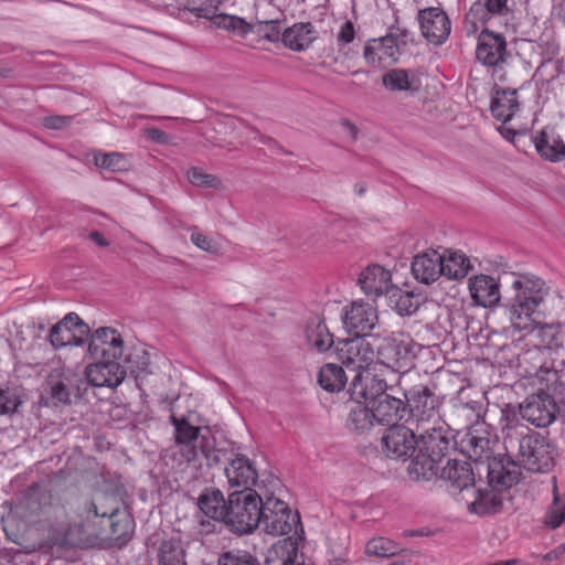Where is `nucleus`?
Returning <instances> with one entry per match:
<instances>
[{"label":"nucleus","instance_id":"1","mask_svg":"<svg viewBox=\"0 0 565 565\" xmlns=\"http://www.w3.org/2000/svg\"><path fill=\"white\" fill-rule=\"evenodd\" d=\"M501 433L505 456L513 468L523 467L531 472H545L553 466L550 444L539 433L521 423L516 408L507 405L501 412Z\"/></svg>","mask_w":565,"mask_h":565},{"label":"nucleus","instance_id":"2","mask_svg":"<svg viewBox=\"0 0 565 565\" xmlns=\"http://www.w3.org/2000/svg\"><path fill=\"white\" fill-rule=\"evenodd\" d=\"M514 296L510 299L509 310L512 327L519 331H535L539 334H556L557 329L553 326L541 324L543 317L540 309L546 295L545 282L534 276H519L512 282Z\"/></svg>","mask_w":565,"mask_h":565},{"label":"nucleus","instance_id":"3","mask_svg":"<svg viewBox=\"0 0 565 565\" xmlns=\"http://www.w3.org/2000/svg\"><path fill=\"white\" fill-rule=\"evenodd\" d=\"M263 501L254 490L230 493L224 519L226 529L236 535L252 534L262 521Z\"/></svg>","mask_w":565,"mask_h":565},{"label":"nucleus","instance_id":"4","mask_svg":"<svg viewBox=\"0 0 565 565\" xmlns=\"http://www.w3.org/2000/svg\"><path fill=\"white\" fill-rule=\"evenodd\" d=\"M376 358L386 367L406 373L414 366L419 345L407 334H376Z\"/></svg>","mask_w":565,"mask_h":565},{"label":"nucleus","instance_id":"5","mask_svg":"<svg viewBox=\"0 0 565 565\" xmlns=\"http://www.w3.org/2000/svg\"><path fill=\"white\" fill-rule=\"evenodd\" d=\"M520 472L503 466L500 461H493L488 466V479L491 490H477L476 499L470 503V511L479 515L497 513L502 507L501 497L495 492L511 488L519 481Z\"/></svg>","mask_w":565,"mask_h":565},{"label":"nucleus","instance_id":"6","mask_svg":"<svg viewBox=\"0 0 565 565\" xmlns=\"http://www.w3.org/2000/svg\"><path fill=\"white\" fill-rule=\"evenodd\" d=\"M44 391L47 405H68L72 398H81L87 391V381L71 367L53 369L46 377Z\"/></svg>","mask_w":565,"mask_h":565},{"label":"nucleus","instance_id":"7","mask_svg":"<svg viewBox=\"0 0 565 565\" xmlns=\"http://www.w3.org/2000/svg\"><path fill=\"white\" fill-rule=\"evenodd\" d=\"M259 526L271 536L289 535L291 532L297 533L299 526L302 531L299 514L292 511L285 501L275 498L273 494L267 495L263 501Z\"/></svg>","mask_w":565,"mask_h":565},{"label":"nucleus","instance_id":"8","mask_svg":"<svg viewBox=\"0 0 565 565\" xmlns=\"http://www.w3.org/2000/svg\"><path fill=\"white\" fill-rule=\"evenodd\" d=\"M170 423L174 427L175 451L185 462H195L200 459L201 451L206 449L211 434L207 428L194 426L186 417L170 416Z\"/></svg>","mask_w":565,"mask_h":565},{"label":"nucleus","instance_id":"9","mask_svg":"<svg viewBox=\"0 0 565 565\" xmlns=\"http://www.w3.org/2000/svg\"><path fill=\"white\" fill-rule=\"evenodd\" d=\"M406 399L407 418L418 425L439 423L441 398L436 394L435 388L426 385H415L404 393Z\"/></svg>","mask_w":565,"mask_h":565},{"label":"nucleus","instance_id":"10","mask_svg":"<svg viewBox=\"0 0 565 565\" xmlns=\"http://www.w3.org/2000/svg\"><path fill=\"white\" fill-rule=\"evenodd\" d=\"M335 352L345 367L356 373L367 371L376 356L374 344L366 338L355 335L339 340Z\"/></svg>","mask_w":565,"mask_h":565},{"label":"nucleus","instance_id":"11","mask_svg":"<svg viewBox=\"0 0 565 565\" xmlns=\"http://www.w3.org/2000/svg\"><path fill=\"white\" fill-rule=\"evenodd\" d=\"M342 320L348 333L355 337H373L372 331L379 327L377 309L364 301H353L344 307Z\"/></svg>","mask_w":565,"mask_h":565},{"label":"nucleus","instance_id":"12","mask_svg":"<svg viewBox=\"0 0 565 565\" xmlns=\"http://www.w3.org/2000/svg\"><path fill=\"white\" fill-rule=\"evenodd\" d=\"M90 333L89 327L75 312L67 313L52 327L49 341L55 349L67 345L81 347Z\"/></svg>","mask_w":565,"mask_h":565},{"label":"nucleus","instance_id":"13","mask_svg":"<svg viewBox=\"0 0 565 565\" xmlns=\"http://www.w3.org/2000/svg\"><path fill=\"white\" fill-rule=\"evenodd\" d=\"M518 417L526 420L535 427H547L551 425L557 413L554 397L541 392L530 395L516 409Z\"/></svg>","mask_w":565,"mask_h":565},{"label":"nucleus","instance_id":"14","mask_svg":"<svg viewBox=\"0 0 565 565\" xmlns=\"http://www.w3.org/2000/svg\"><path fill=\"white\" fill-rule=\"evenodd\" d=\"M417 448V439L413 429L404 425H392L382 436V450L393 460L405 461Z\"/></svg>","mask_w":565,"mask_h":565},{"label":"nucleus","instance_id":"15","mask_svg":"<svg viewBox=\"0 0 565 565\" xmlns=\"http://www.w3.org/2000/svg\"><path fill=\"white\" fill-rule=\"evenodd\" d=\"M124 353L121 334L113 328L102 327L94 331L88 343L90 359L118 360Z\"/></svg>","mask_w":565,"mask_h":565},{"label":"nucleus","instance_id":"16","mask_svg":"<svg viewBox=\"0 0 565 565\" xmlns=\"http://www.w3.org/2000/svg\"><path fill=\"white\" fill-rule=\"evenodd\" d=\"M95 362L89 364L85 370L84 379L89 385L102 387H116L124 381L126 376L125 369L115 360L93 359Z\"/></svg>","mask_w":565,"mask_h":565},{"label":"nucleus","instance_id":"17","mask_svg":"<svg viewBox=\"0 0 565 565\" xmlns=\"http://www.w3.org/2000/svg\"><path fill=\"white\" fill-rule=\"evenodd\" d=\"M418 22L423 36L430 43L443 44L450 34V20L439 8L431 7L419 10Z\"/></svg>","mask_w":565,"mask_h":565},{"label":"nucleus","instance_id":"18","mask_svg":"<svg viewBox=\"0 0 565 565\" xmlns=\"http://www.w3.org/2000/svg\"><path fill=\"white\" fill-rule=\"evenodd\" d=\"M476 56L487 66H498L504 63L509 56L505 38L500 33L483 29L478 36Z\"/></svg>","mask_w":565,"mask_h":565},{"label":"nucleus","instance_id":"19","mask_svg":"<svg viewBox=\"0 0 565 565\" xmlns=\"http://www.w3.org/2000/svg\"><path fill=\"white\" fill-rule=\"evenodd\" d=\"M388 388L386 382L383 379H379L369 371L359 372L352 379L350 384V395L352 399L358 403L375 404L376 401L386 393Z\"/></svg>","mask_w":565,"mask_h":565},{"label":"nucleus","instance_id":"20","mask_svg":"<svg viewBox=\"0 0 565 565\" xmlns=\"http://www.w3.org/2000/svg\"><path fill=\"white\" fill-rule=\"evenodd\" d=\"M224 473L231 487L243 488V491L252 490L258 477L249 458L242 454L233 455L230 465L224 466Z\"/></svg>","mask_w":565,"mask_h":565},{"label":"nucleus","instance_id":"21","mask_svg":"<svg viewBox=\"0 0 565 565\" xmlns=\"http://www.w3.org/2000/svg\"><path fill=\"white\" fill-rule=\"evenodd\" d=\"M508 0H478L475 2L466 15L467 22H471L475 26L487 24L493 19L507 23L511 11L507 6Z\"/></svg>","mask_w":565,"mask_h":565},{"label":"nucleus","instance_id":"22","mask_svg":"<svg viewBox=\"0 0 565 565\" xmlns=\"http://www.w3.org/2000/svg\"><path fill=\"white\" fill-rule=\"evenodd\" d=\"M414 277L426 285L436 281L443 276V256L435 249H428L418 254L412 262Z\"/></svg>","mask_w":565,"mask_h":565},{"label":"nucleus","instance_id":"23","mask_svg":"<svg viewBox=\"0 0 565 565\" xmlns=\"http://www.w3.org/2000/svg\"><path fill=\"white\" fill-rule=\"evenodd\" d=\"M456 444L467 458L476 462L491 458V441L486 430L469 428Z\"/></svg>","mask_w":565,"mask_h":565},{"label":"nucleus","instance_id":"24","mask_svg":"<svg viewBox=\"0 0 565 565\" xmlns=\"http://www.w3.org/2000/svg\"><path fill=\"white\" fill-rule=\"evenodd\" d=\"M376 424L380 425H397V422L407 418L406 402L385 393L375 404H372Z\"/></svg>","mask_w":565,"mask_h":565},{"label":"nucleus","instance_id":"25","mask_svg":"<svg viewBox=\"0 0 565 565\" xmlns=\"http://www.w3.org/2000/svg\"><path fill=\"white\" fill-rule=\"evenodd\" d=\"M372 40L380 52L381 65L384 66L397 62L401 55V46L408 43L411 33L407 30L391 29L385 36Z\"/></svg>","mask_w":565,"mask_h":565},{"label":"nucleus","instance_id":"26","mask_svg":"<svg viewBox=\"0 0 565 565\" xmlns=\"http://www.w3.org/2000/svg\"><path fill=\"white\" fill-rule=\"evenodd\" d=\"M392 276L390 270L374 264L363 269L359 276V285L369 296H381L388 291Z\"/></svg>","mask_w":565,"mask_h":565},{"label":"nucleus","instance_id":"27","mask_svg":"<svg viewBox=\"0 0 565 565\" xmlns=\"http://www.w3.org/2000/svg\"><path fill=\"white\" fill-rule=\"evenodd\" d=\"M440 478L459 491L475 483L472 466L466 460L448 458L441 469Z\"/></svg>","mask_w":565,"mask_h":565},{"label":"nucleus","instance_id":"28","mask_svg":"<svg viewBox=\"0 0 565 565\" xmlns=\"http://www.w3.org/2000/svg\"><path fill=\"white\" fill-rule=\"evenodd\" d=\"M536 151L546 160L565 159V145L552 127L543 128L533 139Z\"/></svg>","mask_w":565,"mask_h":565},{"label":"nucleus","instance_id":"29","mask_svg":"<svg viewBox=\"0 0 565 565\" xmlns=\"http://www.w3.org/2000/svg\"><path fill=\"white\" fill-rule=\"evenodd\" d=\"M383 86L390 92H406L416 94L422 87L420 79L415 71L392 68L382 76Z\"/></svg>","mask_w":565,"mask_h":565},{"label":"nucleus","instance_id":"30","mask_svg":"<svg viewBox=\"0 0 565 565\" xmlns=\"http://www.w3.org/2000/svg\"><path fill=\"white\" fill-rule=\"evenodd\" d=\"M196 505L207 518L224 523L227 500L221 490L215 488H205L196 499Z\"/></svg>","mask_w":565,"mask_h":565},{"label":"nucleus","instance_id":"31","mask_svg":"<svg viewBox=\"0 0 565 565\" xmlns=\"http://www.w3.org/2000/svg\"><path fill=\"white\" fill-rule=\"evenodd\" d=\"M58 493V484L52 480L41 481L31 486L24 494L28 508L40 511L52 507Z\"/></svg>","mask_w":565,"mask_h":565},{"label":"nucleus","instance_id":"32","mask_svg":"<svg viewBox=\"0 0 565 565\" xmlns=\"http://www.w3.org/2000/svg\"><path fill=\"white\" fill-rule=\"evenodd\" d=\"M490 110L492 116L502 121L509 122L513 116L520 110L516 89H498L492 97Z\"/></svg>","mask_w":565,"mask_h":565},{"label":"nucleus","instance_id":"33","mask_svg":"<svg viewBox=\"0 0 565 565\" xmlns=\"http://www.w3.org/2000/svg\"><path fill=\"white\" fill-rule=\"evenodd\" d=\"M469 289L476 303L482 307H491L499 302V285L494 278L480 275L470 279Z\"/></svg>","mask_w":565,"mask_h":565},{"label":"nucleus","instance_id":"34","mask_svg":"<svg viewBox=\"0 0 565 565\" xmlns=\"http://www.w3.org/2000/svg\"><path fill=\"white\" fill-rule=\"evenodd\" d=\"M420 437L423 441V448L429 454H433L437 459H441L446 462L447 455L449 450L452 448L451 438L448 436L447 431L443 430L440 427H436L433 425L431 427H423L420 431Z\"/></svg>","mask_w":565,"mask_h":565},{"label":"nucleus","instance_id":"35","mask_svg":"<svg viewBox=\"0 0 565 565\" xmlns=\"http://www.w3.org/2000/svg\"><path fill=\"white\" fill-rule=\"evenodd\" d=\"M318 32L310 22L296 23L281 34L284 45L292 51L307 50L317 39Z\"/></svg>","mask_w":565,"mask_h":565},{"label":"nucleus","instance_id":"36","mask_svg":"<svg viewBox=\"0 0 565 565\" xmlns=\"http://www.w3.org/2000/svg\"><path fill=\"white\" fill-rule=\"evenodd\" d=\"M306 340L307 344L318 352H324L334 344L333 335L319 317H313L307 322Z\"/></svg>","mask_w":565,"mask_h":565},{"label":"nucleus","instance_id":"37","mask_svg":"<svg viewBox=\"0 0 565 565\" xmlns=\"http://www.w3.org/2000/svg\"><path fill=\"white\" fill-rule=\"evenodd\" d=\"M443 256V276L451 280L465 278L472 269L470 259L460 250L446 249Z\"/></svg>","mask_w":565,"mask_h":565},{"label":"nucleus","instance_id":"38","mask_svg":"<svg viewBox=\"0 0 565 565\" xmlns=\"http://www.w3.org/2000/svg\"><path fill=\"white\" fill-rule=\"evenodd\" d=\"M445 462L437 459L433 454L422 448L417 456L409 465V472L416 475L417 478L430 479L433 476L440 477Z\"/></svg>","mask_w":565,"mask_h":565},{"label":"nucleus","instance_id":"39","mask_svg":"<svg viewBox=\"0 0 565 565\" xmlns=\"http://www.w3.org/2000/svg\"><path fill=\"white\" fill-rule=\"evenodd\" d=\"M297 554V540L288 536L268 550L265 565H295Z\"/></svg>","mask_w":565,"mask_h":565},{"label":"nucleus","instance_id":"40","mask_svg":"<svg viewBox=\"0 0 565 565\" xmlns=\"http://www.w3.org/2000/svg\"><path fill=\"white\" fill-rule=\"evenodd\" d=\"M376 423L373 408L369 404L358 403L349 413L347 425L350 430L358 434L369 431Z\"/></svg>","mask_w":565,"mask_h":565},{"label":"nucleus","instance_id":"41","mask_svg":"<svg viewBox=\"0 0 565 565\" xmlns=\"http://www.w3.org/2000/svg\"><path fill=\"white\" fill-rule=\"evenodd\" d=\"M348 381L344 370L334 363H327L318 374L319 385L328 392H340Z\"/></svg>","mask_w":565,"mask_h":565},{"label":"nucleus","instance_id":"42","mask_svg":"<svg viewBox=\"0 0 565 565\" xmlns=\"http://www.w3.org/2000/svg\"><path fill=\"white\" fill-rule=\"evenodd\" d=\"M158 565H188L185 562V552L180 540L170 539L160 544Z\"/></svg>","mask_w":565,"mask_h":565},{"label":"nucleus","instance_id":"43","mask_svg":"<svg viewBox=\"0 0 565 565\" xmlns=\"http://www.w3.org/2000/svg\"><path fill=\"white\" fill-rule=\"evenodd\" d=\"M214 25L243 39L254 32V24L233 14L218 13V15L214 18Z\"/></svg>","mask_w":565,"mask_h":565},{"label":"nucleus","instance_id":"44","mask_svg":"<svg viewBox=\"0 0 565 565\" xmlns=\"http://www.w3.org/2000/svg\"><path fill=\"white\" fill-rule=\"evenodd\" d=\"M542 524L548 530H556L565 524V493L554 490L553 500L542 519Z\"/></svg>","mask_w":565,"mask_h":565},{"label":"nucleus","instance_id":"45","mask_svg":"<svg viewBox=\"0 0 565 565\" xmlns=\"http://www.w3.org/2000/svg\"><path fill=\"white\" fill-rule=\"evenodd\" d=\"M22 404V392L18 387H0V416L14 414Z\"/></svg>","mask_w":565,"mask_h":565},{"label":"nucleus","instance_id":"46","mask_svg":"<svg viewBox=\"0 0 565 565\" xmlns=\"http://www.w3.org/2000/svg\"><path fill=\"white\" fill-rule=\"evenodd\" d=\"M126 362L136 379H141L143 375L152 373L150 369V355L143 349L135 350L129 354Z\"/></svg>","mask_w":565,"mask_h":565},{"label":"nucleus","instance_id":"47","mask_svg":"<svg viewBox=\"0 0 565 565\" xmlns=\"http://www.w3.org/2000/svg\"><path fill=\"white\" fill-rule=\"evenodd\" d=\"M355 40V25L352 21L347 20L341 23L339 30L335 33V44L338 51L348 55L351 52L350 45Z\"/></svg>","mask_w":565,"mask_h":565},{"label":"nucleus","instance_id":"48","mask_svg":"<svg viewBox=\"0 0 565 565\" xmlns=\"http://www.w3.org/2000/svg\"><path fill=\"white\" fill-rule=\"evenodd\" d=\"M365 552L369 555L379 556V557H391L397 554L398 547L392 541L379 537L373 539L366 543Z\"/></svg>","mask_w":565,"mask_h":565},{"label":"nucleus","instance_id":"49","mask_svg":"<svg viewBox=\"0 0 565 565\" xmlns=\"http://www.w3.org/2000/svg\"><path fill=\"white\" fill-rule=\"evenodd\" d=\"M254 32L270 42H277L281 40L282 34L278 20L257 19L256 23L254 24Z\"/></svg>","mask_w":565,"mask_h":565},{"label":"nucleus","instance_id":"50","mask_svg":"<svg viewBox=\"0 0 565 565\" xmlns=\"http://www.w3.org/2000/svg\"><path fill=\"white\" fill-rule=\"evenodd\" d=\"M204 457L209 467H216L221 463L230 465L233 457L228 456L226 450L214 448V438L211 436L207 440L206 449L201 451L200 458Z\"/></svg>","mask_w":565,"mask_h":565},{"label":"nucleus","instance_id":"51","mask_svg":"<svg viewBox=\"0 0 565 565\" xmlns=\"http://www.w3.org/2000/svg\"><path fill=\"white\" fill-rule=\"evenodd\" d=\"M95 164L110 171H124L127 169V161L121 153H98L95 156Z\"/></svg>","mask_w":565,"mask_h":565},{"label":"nucleus","instance_id":"52","mask_svg":"<svg viewBox=\"0 0 565 565\" xmlns=\"http://www.w3.org/2000/svg\"><path fill=\"white\" fill-rule=\"evenodd\" d=\"M217 565H259L256 557L245 551H230L218 557Z\"/></svg>","mask_w":565,"mask_h":565},{"label":"nucleus","instance_id":"53","mask_svg":"<svg viewBox=\"0 0 565 565\" xmlns=\"http://www.w3.org/2000/svg\"><path fill=\"white\" fill-rule=\"evenodd\" d=\"M188 180L195 186L218 188L221 181L217 177L204 172L201 168L192 167L188 170Z\"/></svg>","mask_w":565,"mask_h":565},{"label":"nucleus","instance_id":"54","mask_svg":"<svg viewBox=\"0 0 565 565\" xmlns=\"http://www.w3.org/2000/svg\"><path fill=\"white\" fill-rule=\"evenodd\" d=\"M200 0H192L189 10L198 18L209 19L214 24V18L218 15L217 4H215L214 0H203L199 3Z\"/></svg>","mask_w":565,"mask_h":565},{"label":"nucleus","instance_id":"55","mask_svg":"<svg viewBox=\"0 0 565 565\" xmlns=\"http://www.w3.org/2000/svg\"><path fill=\"white\" fill-rule=\"evenodd\" d=\"M418 299L411 292H403L396 301V309L399 315L411 316L418 309Z\"/></svg>","mask_w":565,"mask_h":565},{"label":"nucleus","instance_id":"56","mask_svg":"<svg viewBox=\"0 0 565 565\" xmlns=\"http://www.w3.org/2000/svg\"><path fill=\"white\" fill-rule=\"evenodd\" d=\"M191 242L202 250H205L211 254L218 253V244L213 238L202 233L193 232L191 234Z\"/></svg>","mask_w":565,"mask_h":565},{"label":"nucleus","instance_id":"57","mask_svg":"<svg viewBox=\"0 0 565 565\" xmlns=\"http://www.w3.org/2000/svg\"><path fill=\"white\" fill-rule=\"evenodd\" d=\"M72 122V117L68 116H49L45 117L43 124L50 129H62Z\"/></svg>","mask_w":565,"mask_h":565},{"label":"nucleus","instance_id":"58","mask_svg":"<svg viewBox=\"0 0 565 565\" xmlns=\"http://www.w3.org/2000/svg\"><path fill=\"white\" fill-rule=\"evenodd\" d=\"M379 53L380 52L376 50L373 40H370L365 44L364 51H363V55H364V58L366 60V62L373 66H382Z\"/></svg>","mask_w":565,"mask_h":565},{"label":"nucleus","instance_id":"59","mask_svg":"<svg viewBox=\"0 0 565 565\" xmlns=\"http://www.w3.org/2000/svg\"><path fill=\"white\" fill-rule=\"evenodd\" d=\"M115 510L111 512L108 511H100L95 502H89L87 504V515L86 518L89 519L90 516L97 518H111L115 515Z\"/></svg>","mask_w":565,"mask_h":565},{"label":"nucleus","instance_id":"60","mask_svg":"<svg viewBox=\"0 0 565 565\" xmlns=\"http://www.w3.org/2000/svg\"><path fill=\"white\" fill-rule=\"evenodd\" d=\"M148 137L159 143H164L167 141V135L164 131L157 129V128H150L147 130Z\"/></svg>","mask_w":565,"mask_h":565},{"label":"nucleus","instance_id":"61","mask_svg":"<svg viewBox=\"0 0 565 565\" xmlns=\"http://www.w3.org/2000/svg\"><path fill=\"white\" fill-rule=\"evenodd\" d=\"M88 237L90 241H93L95 244H97L100 247L109 246V242L98 231L92 232Z\"/></svg>","mask_w":565,"mask_h":565},{"label":"nucleus","instance_id":"62","mask_svg":"<svg viewBox=\"0 0 565 565\" xmlns=\"http://www.w3.org/2000/svg\"><path fill=\"white\" fill-rule=\"evenodd\" d=\"M562 369H558V365L554 363L553 367L555 373L557 374V381L559 382L561 386H565V362L562 361L561 363Z\"/></svg>","mask_w":565,"mask_h":565},{"label":"nucleus","instance_id":"63","mask_svg":"<svg viewBox=\"0 0 565 565\" xmlns=\"http://www.w3.org/2000/svg\"><path fill=\"white\" fill-rule=\"evenodd\" d=\"M342 127L345 129V131L350 135V137L355 140L358 137V128L350 122L349 120H344L342 122Z\"/></svg>","mask_w":565,"mask_h":565},{"label":"nucleus","instance_id":"64","mask_svg":"<svg viewBox=\"0 0 565 565\" xmlns=\"http://www.w3.org/2000/svg\"><path fill=\"white\" fill-rule=\"evenodd\" d=\"M500 134L502 137H504L508 140L513 139V137L516 135V131L510 127H507L505 124L499 128Z\"/></svg>","mask_w":565,"mask_h":565}]
</instances>
